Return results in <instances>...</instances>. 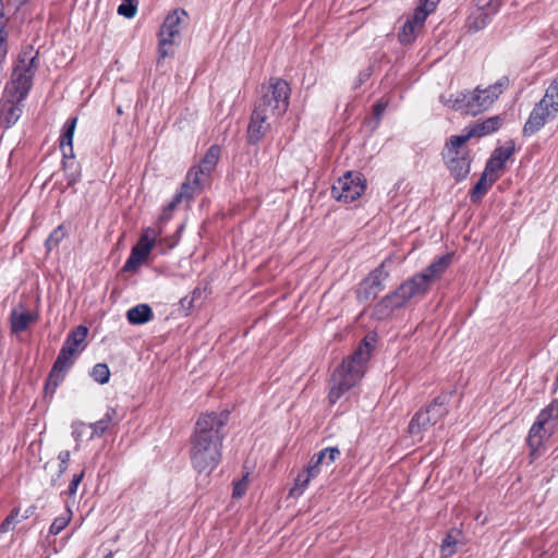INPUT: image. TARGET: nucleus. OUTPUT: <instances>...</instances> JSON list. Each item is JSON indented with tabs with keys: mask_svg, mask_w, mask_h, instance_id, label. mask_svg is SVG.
Wrapping results in <instances>:
<instances>
[{
	"mask_svg": "<svg viewBox=\"0 0 558 558\" xmlns=\"http://www.w3.org/2000/svg\"><path fill=\"white\" fill-rule=\"evenodd\" d=\"M120 418L117 414V411L112 408L108 409L100 420L88 424L90 427V434L87 436V438L101 437L109 429V427L113 424H117Z\"/></svg>",
	"mask_w": 558,
	"mask_h": 558,
	"instance_id": "a878e982",
	"label": "nucleus"
},
{
	"mask_svg": "<svg viewBox=\"0 0 558 558\" xmlns=\"http://www.w3.org/2000/svg\"><path fill=\"white\" fill-rule=\"evenodd\" d=\"M35 76V53L29 45L14 64L11 80L5 84L0 99V125L11 128L21 118L24 100L28 96Z\"/></svg>",
	"mask_w": 558,
	"mask_h": 558,
	"instance_id": "f03ea898",
	"label": "nucleus"
},
{
	"mask_svg": "<svg viewBox=\"0 0 558 558\" xmlns=\"http://www.w3.org/2000/svg\"><path fill=\"white\" fill-rule=\"evenodd\" d=\"M104 558H112V554H111V553H109V554H107Z\"/></svg>",
	"mask_w": 558,
	"mask_h": 558,
	"instance_id": "603ef678",
	"label": "nucleus"
},
{
	"mask_svg": "<svg viewBox=\"0 0 558 558\" xmlns=\"http://www.w3.org/2000/svg\"><path fill=\"white\" fill-rule=\"evenodd\" d=\"M28 1L29 0H8V5L13 7L17 11Z\"/></svg>",
	"mask_w": 558,
	"mask_h": 558,
	"instance_id": "de8ad7c7",
	"label": "nucleus"
},
{
	"mask_svg": "<svg viewBox=\"0 0 558 558\" xmlns=\"http://www.w3.org/2000/svg\"><path fill=\"white\" fill-rule=\"evenodd\" d=\"M205 184H207L205 179L197 177L195 171L189 170L180 191L173 195L171 202L165 207L163 215H168V213H171L183 203L189 204L202 191Z\"/></svg>",
	"mask_w": 558,
	"mask_h": 558,
	"instance_id": "2eb2a0df",
	"label": "nucleus"
},
{
	"mask_svg": "<svg viewBox=\"0 0 558 558\" xmlns=\"http://www.w3.org/2000/svg\"><path fill=\"white\" fill-rule=\"evenodd\" d=\"M275 122L276 121L253 111L246 131L247 143L250 145H257L270 131Z\"/></svg>",
	"mask_w": 558,
	"mask_h": 558,
	"instance_id": "f3484780",
	"label": "nucleus"
},
{
	"mask_svg": "<svg viewBox=\"0 0 558 558\" xmlns=\"http://www.w3.org/2000/svg\"><path fill=\"white\" fill-rule=\"evenodd\" d=\"M389 277L385 269V263H381L366 278H364L356 290V296L360 302H369L377 298L384 290L385 281Z\"/></svg>",
	"mask_w": 558,
	"mask_h": 558,
	"instance_id": "4468645a",
	"label": "nucleus"
},
{
	"mask_svg": "<svg viewBox=\"0 0 558 558\" xmlns=\"http://www.w3.org/2000/svg\"><path fill=\"white\" fill-rule=\"evenodd\" d=\"M83 477H84V471H82L81 473L75 474L73 476V478L68 487V494L70 496H73L76 494L77 487H78L80 483L82 482Z\"/></svg>",
	"mask_w": 558,
	"mask_h": 558,
	"instance_id": "a19ab883",
	"label": "nucleus"
},
{
	"mask_svg": "<svg viewBox=\"0 0 558 558\" xmlns=\"http://www.w3.org/2000/svg\"><path fill=\"white\" fill-rule=\"evenodd\" d=\"M369 357L371 348L367 342H364L336 367L331 375V386L328 395L331 404H335L345 392L361 381Z\"/></svg>",
	"mask_w": 558,
	"mask_h": 558,
	"instance_id": "20e7f679",
	"label": "nucleus"
},
{
	"mask_svg": "<svg viewBox=\"0 0 558 558\" xmlns=\"http://www.w3.org/2000/svg\"><path fill=\"white\" fill-rule=\"evenodd\" d=\"M372 75V69L371 66L360 71L353 87L359 88L362 84H364Z\"/></svg>",
	"mask_w": 558,
	"mask_h": 558,
	"instance_id": "79ce46f5",
	"label": "nucleus"
},
{
	"mask_svg": "<svg viewBox=\"0 0 558 558\" xmlns=\"http://www.w3.org/2000/svg\"><path fill=\"white\" fill-rule=\"evenodd\" d=\"M465 137L451 135L445 142L441 158L456 182L465 180L471 171L472 155Z\"/></svg>",
	"mask_w": 558,
	"mask_h": 558,
	"instance_id": "0eeeda50",
	"label": "nucleus"
},
{
	"mask_svg": "<svg viewBox=\"0 0 558 558\" xmlns=\"http://www.w3.org/2000/svg\"><path fill=\"white\" fill-rule=\"evenodd\" d=\"M537 420L546 426H550L555 432L558 424V399H555L545 409H543L538 414Z\"/></svg>",
	"mask_w": 558,
	"mask_h": 558,
	"instance_id": "c756f323",
	"label": "nucleus"
},
{
	"mask_svg": "<svg viewBox=\"0 0 558 558\" xmlns=\"http://www.w3.org/2000/svg\"><path fill=\"white\" fill-rule=\"evenodd\" d=\"M88 328L80 325L66 337L44 388V399H51L65 373L73 365L75 357L85 349Z\"/></svg>",
	"mask_w": 558,
	"mask_h": 558,
	"instance_id": "39448f33",
	"label": "nucleus"
},
{
	"mask_svg": "<svg viewBox=\"0 0 558 558\" xmlns=\"http://www.w3.org/2000/svg\"><path fill=\"white\" fill-rule=\"evenodd\" d=\"M19 517H20V510L17 508L13 509L10 512V514L0 524V532L8 533L9 531L13 530L15 524L17 522H20Z\"/></svg>",
	"mask_w": 558,
	"mask_h": 558,
	"instance_id": "c9c22d12",
	"label": "nucleus"
},
{
	"mask_svg": "<svg viewBox=\"0 0 558 558\" xmlns=\"http://www.w3.org/2000/svg\"><path fill=\"white\" fill-rule=\"evenodd\" d=\"M187 13L183 9H175L170 12L158 33V53L160 58H166L171 53V47L180 41V32L182 24H185Z\"/></svg>",
	"mask_w": 558,
	"mask_h": 558,
	"instance_id": "9d476101",
	"label": "nucleus"
},
{
	"mask_svg": "<svg viewBox=\"0 0 558 558\" xmlns=\"http://www.w3.org/2000/svg\"><path fill=\"white\" fill-rule=\"evenodd\" d=\"M290 93L291 88L287 81L271 77L267 84L260 86V95L253 111L277 121L289 108Z\"/></svg>",
	"mask_w": 558,
	"mask_h": 558,
	"instance_id": "423d86ee",
	"label": "nucleus"
},
{
	"mask_svg": "<svg viewBox=\"0 0 558 558\" xmlns=\"http://www.w3.org/2000/svg\"><path fill=\"white\" fill-rule=\"evenodd\" d=\"M458 541L452 533L446 535L440 546V554L442 558H449L456 553V545Z\"/></svg>",
	"mask_w": 558,
	"mask_h": 558,
	"instance_id": "f704fd0d",
	"label": "nucleus"
},
{
	"mask_svg": "<svg viewBox=\"0 0 558 558\" xmlns=\"http://www.w3.org/2000/svg\"><path fill=\"white\" fill-rule=\"evenodd\" d=\"M220 158V147L218 145H211L204 157L202 158L198 166L193 167L190 171H195L197 177L205 179V182L208 183L209 178L215 170L218 160Z\"/></svg>",
	"mask_w": 558,
	"mask_h": 558,
	"instance_id": "6ab92c4d",
	"label": "nucleus"
},
{
	"mask_svg": "<svg viewBox=\"0 0 558 558\" xmlns=\"http://www.w3.org/2000/svg\"><path fill=\"white\" fill-rule=\"evenodd\" d=\"M428 290L429 286L425 277L415 274L402 282L392 293L384 296L376 304L375 312L380 317L387 316L395 308H400L405 305L411 299L424 296Z\"/></svg>",
	"mask_w": 558,
	"mask_h": 558,
	"instance_id": "6e6552de",
	"label": "nucleus"
},
{
	"mask_svg": "<svg viewBox=\"0 0 558 558\" xmlns=\"http://www.w3.org/2000/svg\"><path fill=\"white\" fill-rule=\"evenodd\" d=\"M246 489V476L242 478V481L234 484L233 487V496L236 498L242 497L245 494Z\"/></svg>",
	"mask_w": 558,
	"mask_h": 558,
	"instance_id": "a18cd8bd",
	"label": "nucleus"
},
{
	"mask_svg": "<svg viewBox=\"0 0 558 558\" xmlns=\"http://www.w3.org/2000/svg\"><path fill=\"white\" fill-rule=\"evenodd\" d=\"M90 376L96 383L104 385L109 381L110 369L107 364L98 363L92 368Z\"/></svg>",
	"mask_w": 558,
	"mask_h": 558,
	"instance_id": "473e14b6",
	"label": "nucleus"
},
{
	"mask_svg": "<svg viewBox=\"0 0 558 558\" xmlns=\"http://www.w3.org/2000/svg\"><path fill=\"white\" fill-rule=\"evenodd\" d=\"M501 0H476L477 11L470 23V28L480 31L484 28L500 8Z\"/></svg>",
	"mask_w": 558,
	"mask_h": 558,
	"instance_id": "a211bd4d",
	"label": "nucleus"
},
{
	"mask_svg": "<svg viewBox=\"0 0 558 558\" xmlns=\"http://www.w3.org/2000/svg\"><path fill=\"white\" fill-rule=\"evenodd\" d=\"M69 456H70V454H69V452H68V451L63 453V457H62V463H65V461L69 459Z\"/></svg>",
	"mask_w": 558,
	"mask_h": 558,
	"instance_id": "3c124183",
	"label": "nucleus"
},
{
	"mask_svg": "<svg viewBox=\"0 0 558 558\" xmlns=\"http://www.w3.org/2000/svg\"><path fill=\"white\" fill-rule=\"evenodd\" d=\"M430 13L418 5L413 13L409 15L398 33V39L402 45H411L414 43L418 34L422 32L425 21Z\"/></svg>",
	"mask_w": 558,
	"mask_h": 558,
	"instance_id": "dca6fc26",
	"label": "nucleus"
},
{
	"mask_svg": "<svg viewBox=\"0 0 558 558\" xmlns=\"http://www.w3.org/2000/svg\"><path fill=\"white\" fill-rule=\"evenodd\" d=\"M558 112V102H554L546 94L535 105L523 128V134L530 136L539 131Z\"/></svg>",
	"mask_w": 558,
	"mask_h": 558,
	"instance_id": "ddd939ff",
	"label": "nucleus"
},
{
	"mask_svg": "<svg viewBox=\"0 0 558 558\" xmlns=\"http://www.w3.org/2000/svg\"><path fill=\"white\" fill-rule=\"evenodd\" d=\"M137 9V0H123L118 7V13L126 19L135 15Z\"/></svg>",
	"mask_w": 558,
	"mask_h": 558,
	"instance_id": "e433bc0d",
	"label": "nucleus"
},
{
	"mask_svg": "<svg viewBox=\"0 0 558 558\" xmlns=\"http://www.w3.org/2000/svg\"><path fill=\"white\" fill-rule=\"evenodd\" d=\"M440 0H418V7L433 13Z\"/></svg>",
	"mask_w": 558,
	"mask_h": 558,
	"instance_id": "49530a36",
	"label": "nucleus"
},
{
	"mask_svg": "<svg viewBox=\"0 0 558 558\" xmlns=\"http://www.w3.org/2000/svg\"><path fill=\"white\" fill-rule=\"evenodd\" d=\"M3 1L0 0V64L4 61L8 53V33L5 31L8 19L4 16Z\"/></svg>",
	"mask_w": 558,
	"mask_h": 558,
	"instance_id": "7c9ffc66",
	"label": "nucleus"
},
{
	"mask_svg": "<svg viewBox=\"0 0 558 558\" xmlns=\"http://www.w3.org/2000/svg\"><path fill=\"white\" fill-rule=\"evenodd\" d=\"M196 295H201V291H199L198 289H195V290L193 291V298H195ZM193 300H194V299H192V300H190V301H189V300H187V298H184V299H182V300H181V303H182V305H184L186 302H189V306H191V305H192Z\"/></svg>",
	"mask_w": 558,
	"mask_h": 558,
	"instance_id": "09e8293b",
	"label": "nucleus"
},
{
	"mask_svg": "<svg viewBox=\"0 0 558 558\" xmlns=\"http://www.w3.org/2000/svg\"><path fill=\"white\" fill-rule=\"evenodd\" d=\"M156 231L153 228H147L140 238L143 243L148 242L154 247L156 242Z\"/></svg>",
	"mask_w": 558,
	"mask_h": 558,
	"instance_id": "37998d69",
	"label": "nucleus"
},
{
	"mask_svg": "<svg viewBox=\"0 0 558 558\" xmlns=\"http://www.w3.org/2000/svg\"><path fill=\"white\" fill-rule=\"evenodd\" d=\"M513 153L514 144L511 141L506 143L505 146L496 148L486 162V173L494 174L495 172L501 170L505 167L506 161L512 156Z\"/></svg>",
	"mask_w": 558,
	"mask_h": 558,
	"instance_id": "5701e85b",
	"label": "nucleus"
},
{
	"mask_svg": "<svg viewBox=\"0 0 558 558\" xmlns=\"http://www.w3.org/2000/svg\"><path fill=\"white\" fill-rule=\"evenodd\" d=\"M154 318V313L148 304H137L126 312V319L131 325H144Z\"/></svg>",
	"mask_w": 558,
	"mask_h": 558,
	"instance_id": "cd10ccee",
	"label": "nucleus"
},
{
	"mask_svg": "<svg viewBox=\"0 0 558 558\" xmlns=\"http://www.w3.org/2000/svg\"><path fill=\"white\" fill-rule=\"evenodd\" d=\"M509 86V78L502 76L493 85L485 88L477 86L472 92L461 90L457 93H444L439 101L447 108L460 111L464 114L476 116L487 109Z\"/></svg>",
	"mask_w": 558,
	"mask_h": 558,
	"instance_id": "7ed1b4c3",
	"label": "nucleus"
},
{
	"mask_svg": "<svg viewBox=\"0 0 558 558\" xmlns=\"http://www.w3.org/2000/svg\"><path fill=\"white\" fill-rule=\"evenodd\" d=\"M497 175H493L492 173H486V170L484 169V172L482 173L478 181L475 183L473 189L470 192V199L472 203L480 202L483 196L487 193L489 187L494 184V182L497 180Z\"/></svg>",
	"mask_w": 558,
	"mask_h": 558,
	"instance_id": "c85d7f7f",
	"label": "nucleus"
},
{
	"mask_svg": "<svg viewBox=\"0 0 558 558\" xmlns=\"http://www.w3.org/2000/svg\"><path fill=\"white\" fill-rule=\"evenodd\" d=\"M500 126L501 119L499 117H490L482 122L470 125L460 135L469 142L472 137H482L496 132Z\"/></svg>",
	"mask_w": 558,
	"mask_h": 558,
	"instance_id": "412c9836",
	"label": "nucleus"
},
{
	"mask_svg": "<svg viewBox=\"0 0 558 558\" xmlns=\"http://www.w3.org/2000/svg\"><path fill=\"white\" fill-rule=\"evenodd\" d=\"M117 111H118V113H119V114H122V109H121V107H118Z\"/></svg>",
	"mask_w": 558,
	"mask_h": 558,
	"instance_id": "864d4df0",
	"label": "nucleus"
},
{
	"mask_svg": "<svg viewBox=\"0 0 558 558\" xmlns=\"http://www.w3.org/2000/svg\"><path fill=\"white\" fill-rule=\"evenodd\" d=\"M229 412L202 413L190 438V459L198 473L210 474L221 461Z\"/></svg>",
	"mask_w": 558,
	"mask_h": 558,
	"instance_id": "f257e3e1",
	"label": "nucleus"
},
{
	"mask_svg": "<svg viewBox=\"0 0 558 558\" xmlns=\"http://www.w3.org/2000/svg\"><path fill=\"white\" fill-rule=\"evenodd\" d=\"M553 434L554 430L550 426H546L544 423L536 420L532 425L526 439L531 449V454L536 456L544 441L549 439Z\"/></svg>",
	"mask_w": 558,
	"mask_h": 558,
	"instance_id": "aec40b11",
	"label": "nucleus"
},
{
	"mask_svg": "<svg viewBox=\"0 0 558 558\" xmlns=\"http://www.w3.org/2000/svg\"><path fill=\"white\" fill-rule=\"evenodd\" d=\"M151 250V244L148 242L143 243L138 240L136 245L133 246L131 254L124 264V270L131 271L138 267L147 258Z\"/></svg>",
	"mask_w": 558,
	"mask_h": 558,
	"instance_id": "bb28decb",
	"label": "nucleus"
},
{
	"mask_svg": "<svg viewBox=\"0 0 558 558\" xmlns=\"http://www.w3.org/2000/svg\"><path fill=\"white\" fill-rule=\"evenodd\" d=\"M33 506H31L28 509L25 510L24 515H22V519H27L32 514Z\"/></svg>",
	"mask_w": 558,
	"mask_h": 558,
	"instance_id": "8fccbe9b",
	"label": "nucleus"
},
{
	"mask_svg": "<svg viewBox=\"0 0 558 558\" xmlns=\"http://www.w3.org/2000/svg\"><path fill=\"white\" fill-rule=\"evenodd\" d=\"M315 476L310 475V473L306 471L303 474H299L298 477L295 478L294 486L290 490V495L291 496L302 495L303 492L305 490V488L307 487L308 483L311 482V480Z\"/></svg>",
	"mask_w": 558,
	"mask_h": 558,
	"instance_id": "72a5a7b5",
	"label": "nucleus"
},
{
	"mask_svg": "<svg viewBox=\"0 0 558 558\" xmlns=\"http://www.w3.org/2000/svg\"><path fill=\"white\" fill-rule=\"evenodd\" d=\"M452 257L450 254L442 255L436 258L428 267H426L422 272H418L421 276H424L427 284H430L439 279L442 274L450 266Z\"/></svg>",
	"mask_w": 558,
	"mask_h": 558,
	"instance_id": "393cba45",
	"label": "nucleus"
},
{
	"mask_svg": "<svg viewBox=\"0 0 558 558\" xmlns=\"http://www.w3.org/2000/svg\"><path fill=\"white\" fill-rule=\"evenodd\" d=\"M366 181L362 173L348 171L332 185V196L344 203L357 199L365 191Z\"/></svg>",
	"mask_w": 558,
	"mask_h": 558,
	"instance_id": "f8f14e48",
	"label": "nucleus"
},
{
	"mask_svg": "<svg viewBox=\"0 0 558 558\" xmlns=\"http://www.w3.org/2000/svg\"><path fill=\"white\" fill-rule=\"evenodd\" d=\"M448 413L447 397L438 396L425 408L420 409L411 418L408 432L412 437L422 439V434L435 425Z\"/></svg>",
	"mask_w": 558,
	"mask_h": 558,
	"instance_id": "1a4fd4ad",
	"label": "nucleus"
},
{
	"mask_svg": "<svg viewBox=\"0 0 558 558\" xmlns=\"http://www.w3.org/2000/svg\"><path fill=\"white\" fill-rule=\"evenodd\" d=\"M90 434V427L88 424H85L83 422H74L72 424V436L74 440L76 441V446L78 447L80 442L82 441H89L93 438H87V436Z\"/></svg>",
	"mask_w": 558,
	"mask_h": 558,
	"instance_id": "2f4dec72",
	"label": "nucleus"
},
{
	"mask_svg": "<svg viewBox=\"0 0 558 558\" xmlns=\"http://www.w3.org/2000/svg\"><path fill=\"white\" fill-rule=\"evenodd\" d=\"M340 457V450L337 447H328L314 454L307 466L306 472L312 476H317L320 472V465H330Z\"/></svg>",
	"mask_w": 558,
	"mask_h": 558,
	"instance_id": "4be33fe9",
	"label": "nucleus"
},
{
	"mask_svg": "<svg viewBox=\"0 0 558 558\" xmlns=\"http://www.w3.org/2000/svg\"><path fill=\"white\" fill-rule=\"evenodd\" d=\"M389 101L387 99H380L373 106V117L375 119V126H378L384 112L386 111Z\"/></svg>",
	"mask_w": 558,
	"mask_h": 558,
	"instance_id": "58836bf2",
	"label": "nucleus"
},
{
	"mask_svg": "<svg viewBox=\"0 0 558 558\" xmlns=\"http://www.w3.org/2000/svg\"><path fill=\"white\" fill-rule=\"evenodd\" d=\"M554 102H558V77L553 81L545 93Z\"/></svg>",
	"mask_w": 558,
	"mask_h": 558,
	"instance_id": "c03bdc74",
	"label": "nucleus"
},
{
	"mask_svg": "<svg viewBox=\"0 0 558 558\" xmlns=\"http://www.w3.org/2000/svg\"><path fill=\"white\" fill-rule=\"evenodd\" d=\"M69 521H70L69 515H62V517L56 518L49 526V534H52V535L59 534L68 525Z\"/></svg>",
	"mask_w": 558,
	"mask_h": 558,
	"instance_id": "ea45409f",
	"label": "nucleus"
},
{
	"mask_svg": "<svg viewBox=\"0 0 558 558\" xmlns=\"http://www.w3.org/2000/svg\"><path fill=\"white\" fill-rule=\"evenodd\" d=\"M77 118L69 119L63 128L60 138V148L63 155V168L68 178V185H73L80 180L78 165L74 161L73 136Z\"/></svg>",
	"mask_w": 558,
	"mask_h": 558,
	"instance_id": "9b49d317",
	"label": "nucleus"
},
{
	"mask_svg": "<svg viewBox=\"0 0 558 558\" xmlns=\"http://www.w3.org/2000/svg\"><path fill=\"white\" fill-rule=\"evenodd\" d=\"M9 319L11 332L16 336L17 340L23 341L22 333L35 320V314L13 308Z\"/></svg>",
	"mask_w": 558,
	"mask_h": 558,
	"instance_id": "b1692460",
	"label": "nucleus"
},
{
	"mask_svg": "<svg viewBox=\"0 0 558 558\" xmlns=\"http://www.w3.org/2000/svg\"><path fill=\"white\" fill-rule=\"evenodd\" d=\"M65 235L64 229L60 226L56 228L46 240V247L47 251H51L52 248L57 247L58 244L62 241V239Z\"/></svg>",
	"mask_w": 558,
	"mask_h": 558,
	"instance_id": "4c0bfd02",
	"label": "nucleus"
}]
</instances>
